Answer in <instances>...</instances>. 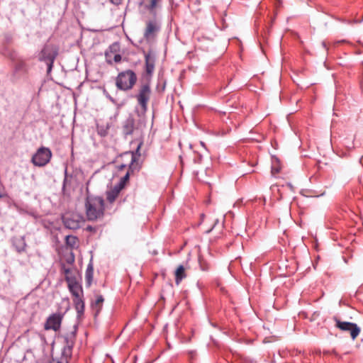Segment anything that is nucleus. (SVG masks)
<instances>
[{"instance_id": "obj_1", "label": "nucleus", "mask_w": 363, "mask_h": 363, "mask_svg": "<svg viewBox=\"0 0 363 363\" xmlns=\"http://www.w3.org/2000/svg\"><path fill=\"white\" fill-rule=\"evenodd\" d=\"M60 272L65 276L68 289L72 294L77 316L80 317L84 313V303L82 298L83 294L82 287V276L75 267H67L66 264L62 262Z\"/></svg>"}, {"instance_id": "obj_2", "label": "nucleus", "mask_w": 363, "mask_h": 363, "mask_svg": "<svg viewBox=\"0 0 363 363\" xmlns=\"http://www.w3.org/2000/svg\"><path fill=\"white\" fill-rule=\"evenodd\" d=\"M58 55V48L52 44H45L38 55V60L47 65V72L52 71L54 62Z\"/></svg>"}, {"instance_id": "obj_3", "label": "nucleus", "mask_w": 363, "mask_h": 363, "mask_svg": "<svg viewBox=\"0 0 363 363\" xmlns=\"http://www.w3.org/2000/svg\"><path fill=\"white\" fill-rule=\"evenodd\" d=\"M136 82V74L131 69H127L118 73L116 79V85L120 90L128 91L134 86Z\"/></svg>"}, {"instance_id": "obj_4", "label": "nucleus", "mask_w": 363, "mask_h": 363, "mask_svg": "<svg viewBox=\"0 0 363 363\" xmlns=\"http://www.w3.org/2000/svg\"><path fill=\"white\" fill-rule=\"evenodd\" d=\"M65 345L63 347L59 358H52L49 363H69L72 354V348L75 341L74 333L66 334L64 337Z\"/></svg>"}, {"instance_id": "obj_5", "label": "nucleus", "mask_w": 363, "mask_h": 363, "mask_svg": "<svg viewBox=\"0 0 363 363\" xmlns=\"http://www.w3.org/2000/svg\"><path fill=\"white\" fill-rule=\"evenodd\" d=\"M161 30V23L157 16H152L145 21V27L143 31V38L147 42L154 40Z\"/></svg>"}, {"instance_id": "obj_6", "label": "nucleus", "mask_w": 363, "mask_h": 363, "mask_svg": "<svg viewBox=\"0 0 363 363\" xmlns=\"http://www.w3.org/2000/svg\"><path fill=\"white\" fill-rule=\"evenodd\" d=\"M150 82L145 81L144 84H141L139 88L138 93L135 96L138 103L140 106L143 113H145L147 111V104L150 99Z\"/></svg>"}, {"instance_id": "obj_7", "label": "nucleus", "mask_w": 363, "mask_h": 363, "mask_svg": "<svg viewBox=\"0 0 363 363\" xmlns=\"http://www.w3.org/2000/svg\"><path fill=\"white\" fill-rule=\"evenodd\" d=\"M62 219L65 227L70 230L82 227L85 222L84 218L77 213H66L62 216Z\"/></svg>"}, {"instance_id": "obj_8", "label": "nucleus", "mask_w": 363, "mask_h": 363, "mask_svg": "<svg viewBox=\"0 0 363 363\" xmlns=\"http://www.w3.org/2000/svg\"><path fill=\"white\" fill-rule=\"evenodd\" d=\"M52 152L48 147H41L33 155L32 163L36 167H44L50 160Z\"/></svg>"}, {"instance_id": "obj_9", "label": "nucleus", "mask_w": 363, "mask_h": 363, "mask_svg": "<svg viewBox=\"0 0 363 363\" xmlns=\"http://www.w3.org/2000/svg\"><path fill=\"white\" fill-rule=\"evenodd\" d=\"M333 320L335 323V327L342 331L350 332V336L352 340H355L360 333V328L356 323L342 321L337 317H333Z\"/></svg>"}, {"instance_id": "obj_10", "label": "nucleus", "mask_w": 363, "mask_h": 363, "mask_svg": "<svg viewBox=\"0 0 363 363\" xmlns=\"http://www.w3.org/2000/svg\"><path fill=\"white\" fill-rule=\"evenodd\" d=\"M155 66V56L152 52H145V70L143 73V79L150 82Z\"/></svg>"}, {"instance_id": "obj_11", "label": "nucleus", "mask_w": 363, "mask_h": 363, "mask_svg": "<svg viewBox=\"0 0 363 363\" xmlns=\"http://www.w3.org/2000/svg\"><path fill=\"white\" fill-rule=\"evenodd\" d=\"M106 61L108 64L118 63L122 60L121 45L118 42L112 43L105 52Z\"/></svg>"}, {"instance_id": "obj_12", "label": "nucleus", "mask_w": 363, "mask_h": 363, "mask_svg": "<svg viewBox=\"0 0 363 363\" xmlns=\"http://www.w3.org/2000/svg\"><path fill=\"white\" fill-rule=\"evenodd\" d=\"M162 0H140L138 3L139 12L145 15L148 11L152 16H157V9Z\"/></svg>"}, {"instance_id": "obj_13", "label": "nucleus", "mask_w": 363, "mask_h": 363, "mask_svg": "<svg viewBox=\"0 0 363 363\" xmlns=\"http://www.w3.org/2000/svg\"><path fill=\"white\" fill-rule=\"evenodd\" d=\"M104 210L105 204L103 198L99 196L92 198V220L103 217Z\"/></svg>"}, {"instance_id": "obj_14", "label": "nucleus", "mask_w": 363, "mask_h": 363, "mask_svg": "<svg viewBox=\"0 0 363 363\" xmlns=\"http://www.w3.org/2000/svg\"><path fill=\"white\" fill-rule=\"evenodd\" d=\"M62 320L61 313H54L50 315L45 323V330H53L57 331L60 329Z\"/></svg>"}, {"instance_id": "obj_15", "label": "nucleus", "mask_w": 363, "mask_h": 363, "mask_svg": "<svg viewBox=\"0 0 363 363\" xmlns=\"http://www.w3.org/2000/svg\"><path fill=\"white\" fill-rule=\"evenodd\" d=\"M104 302V296L96 293L94 294V300L92 301V313H94L96 324L98 323V316L103 308Z\"/></svg>"}, {"instance_id": "obj_16", "label": "nucleus", "mask_w": 363, "mask_h": 363, "mask_svg": "<svg viewBox=\"0 0 363 363\" xmlns=\"http://www.w3.org/2000/svg\"><path fill=\"white\" fill-rule=\"evenodd\" d=\"M122 128L125 135L133 134L135 128V119L133 116H129L125 120Z\"/></svg>"}, {"instance_id": "obj_17", "label": "nucleus", "mask_w": 363, "mask_h": 363, "mask_svg": "<svg viewBox=\"0 0 363 363\" xmlns=\"http://www.w3.org/2000/svg\"><path fill=\"white\" fill-rule=\"evenodd\" d=\"M74 255L71 250H66L65 254L63 255V257L61 259L60 264L62 262H64L66 264L67 267H74Z\"/></svg>"}, {"instance_id": "obj_18", "label": "nucleus", "mask_w": 363, "mask_h": 363, "mask_svg": "<svg viewBox=\"0 0 363 363\" xmlns=\"http://www.w3.org/2000/svg\"><path fill=\"white\" fill-rule=\"evenodd\" d=\"M13 245L18 252L26 250V243L24 237H16L13 239Z\"/></svg>"}, {"instance_id": "obj_19", "label": "nucleus", "mask_w": 363, "mask_h": 363, "mask_svg": "<svg viewBox=\"0 0 363 363\" xmlns=\"http://www.w3.org/2000/svg\"><path fill=\"white\" fill-rule=\"evenodd\" d=\"M118 186L115 185L111 190L106 192V199L110 203H113L118 196L121 191Z\"/></svg>"}, {"instance_id": "obj_20", "label": "nucleus", "mask_w": 363, "mask_h": 363, "mask_svg": "<svg viewBox=\"0 0 363 363\" xmlns=\"http://www.w3.org/2000/svg\"><path fill=\"white\" fill-rule=\"evenodd\" d=\"M14 71L16 73H26L28 71V66L25 60L18 59L16 61Z\"/></svg>"}, {"instance_id": "obj_21", "label": "nucleus", "mask_w": 363, "mask_h": 363, "mask_svg": "<svg viewBox=\"0 0 363 363\" xmlns=\"http://www.w3.org/2000/svg\"><path fill=\"white\" fill-rule=\"evenodd\" d=\"M186 277L183 265H179L175 272V283L179 284L183 279Z\"/></svg>"}, {"instance_id": "obj_22", "label": "nucleus", "mask_w": 363, "mask_h": 363, "mask_svg": "<svg viewBox=\"0 0 363 363\" xmlns=\"http://www.w3.org/2000/svg\"><path fill=\"white\" fill-rule=\"evenodd\" d=\"M65 242H66V245H67L66 250H72V249L77 245V238L75 236L67 235L65 237Z\"/></svg>"}, {"instance_id": "obj_23", "label": "nucleus", "mask_w": 363, "mask_h": 363, "mask_svg": "<svg viewBox=\"0 0 363 363\" xmlns=\"http://www.w3.org/2000/svg\"><path fill=\"white\" fill-rule=\"evenodd\" d=\"M129 178H130V170H128V172L125 173V174L123 177L121 178L118 184H116V185L118 186L119 189H123L125 187L128 181L129 180Z\"/></svg>"}, {"instance_id": "obj_24", "label": "nucleus", "mask_w": 363, "mask_h": 363, "mask_svg": "<svg viewBox=\"0 0 363 363\" xmlns=\"http://www.w3.org/2000/svg\"><path fill=\"white\" fill-rule=\"evenodd\" d=\"M85 278L86 284L89 285L91 284V260L89 261L86 267Z\"/></svg>"}, {"instance_id": "obj_25", "label": "nucleus", "mask_w": 363, "mask_h": 363, "mask_svg": "<svg viewBox=\"0 0 363 363\" xmlns=\"http://www.w3.org/2000/svg\"><path fill=\"white\" fill-rule=\"evenodd\" d=\"M85 207L86 211V215L89 217V213L91 212V201L89 196H87L86 199Z\"/></svg>"}, {"instance_id": "obj_26", "label": "nucleus", "mask_w": 363, "mask_h": 363, "mask_svg": "<svg viewBox=\"0 0 363 363\" xmlns=\"http://www.w3.org/2000/svg\"><path fill=\"white\" fill-rule=\"evenodd\" d=\"M67 183H68V178H67V175H65V178L63 186H62V191H63L64 194L66 193Z\"/></svg>"}, {"instance_id": "obj_27", "label": "nucleus", "mask_w": 363, "mask_h": 363, "mask_svg": "<svg viewBox=\"0 0 363 363\" xmlns=\"http://www.w3.org/2000/svg\"><path fill=\"white\" fill-rule=\"evenodd\" d=\"M279 170H280V169L279 167H272V174H278L279 172Z\"/></svg>"}, {"instance_id": "obj_28", "label": "nucleus", "mask_w": 363, "mask_h": 363, "mask_svg": "<svg viewBox=\"0 0 363 363\" xmlns=\"http://www.w3.org/2000/svg\"><path fill=\"white\" fill-rule=\"evenodd\" d=\"M123 0H110V1L114 5H120L122 4Z\"/></svg>"}, {"instance_id": "obj_29", "label": "nucleus", "mask_w": 363, "mask_h": 363, "mask_svg": "<svg viewBox=\"0 0 363 363\" xmlns=\"http://www.w3.org/2000/svg\"><path fill=\"white\" fill-rule=\"evenodd\" d=\"M200 265L202 270L206 271L208 269V266L207 264H203L201 261H200Z\"/></svg>"}, {"instance_id": "obj_30", "label": "nucleus", "mask_w": 363, "mask_h": 363, "mask_svg": "<svg viewBox=\"0 0 363 363\" xmlns=\"http://www.w3.org/2000/svg\"><path fill=\"white\" fill-rule=\"evenodd\" d=\"M125 167H126V165H125V164H121V165H118V170H122V169H124V168H125Z\"/></svg>"}, {"instance_id": "obj_31", "label": "nucleus", "mask_w": 363, "mask_h": 363, "mask_svg": "<svg viewBox=\"0 0 363 363\" xmlns=\"http://www.w3.org/2000/svg\"><path fill=\"white\" fill-rule=\"evenodd\" d=\"M189 354L191 356V358H193L196 355V352L191 351V352H189Z\"/></svg>"}, {"instance_id": "obj_32", "label": "nucleus", "mask_w": 363, "mask_h": 363, "mask_svg": "<svg viewBox=\"0 0 363 363\" xmlns=\"http://www.w3.org/2000/svg\"><path fill=\"white\" fill-rule=\"evenodd\" d=\"M86 230L87 231H91V225H87V226L86 227Z\"/></svg>"}, {"instance_id": "obj_33", "label": "nucleus", "mask_w": 363, "mask_h": 363, "mask_svg": "<svg viewBox=\"0 0 363 363\" xmlns=\"http://www.w3.org/2000/svg\"><path fill=\"white\" fill-rule=\"evenodd\" d=\"M135 161V159L134 156H133L132 160H131V164Z\"/></svg>"}, {"instance_id": "obj_34", "label": "nucleus", "mask_w": 363, "mask_h": 363, "mask_svg": "<svg viewBox=\"0 0 363 363\" xmlns=\"http://www.w3.org/2000/svg\"><path fill=\"white\" fill-rule=\"evenodd\" d=\"M322 44H323V47H324V48H326V44H325V42H323V43H322Z\"/></svg>"}, {"instance_id": "obj_35", "label": "nucleus", "mask_w": 363, "mask_h": 363, "mask_svg": "<svg viewBox=\"0 0 363 363\" xmlns=\"http://www.w3.org/2000/svg\"><path fill=\"white\" fill-rule=\"evenodd\" d=\"M87 185L89 184V182H87L86 184ZM86 191L88 192L89 191V188H88V186H86Z\"/></svg>"}, {"instance_id": "obj_36", "label": "nucleus", "mask_w": 363, "mask_h": 363, "mask_svg": "<svg viewBox=\"0 0 363 363\" xmlns=\"http://www.w3.org/2000/svg\"><path fill=\"white\" fill-rule=\"evenodd\" d=\"M140 147V145H138V148H137V152H138V151H139Z\"/></svg>"}, {"instance_id": "obj_37", "label": "nucleus", "mask_w": 363, "mask_h": 363, "mask_svg": "<svg viewBox=\"0 0 363 363\" xmlns=\"http://www.w3.org/2000/svg\"><path fill=\"white\" fill-rule=\"evenodd\" d=\"M91 230H92V234H93V233H94V228H91Z\"/></svg>"}, {"instance_id": "obj_38", "label": "nucleus", "mask_w": 363, "mask_h": 363, "mask_svg": "<svg viewBox=\"0 0 363 363\" xmlns=\"http://www.w3.org/2000/svg\"><path fill=\"white\" fill-rule=\"evenodd\" d=\"M106 134V133H101V135H104Z\"/></svg>"}, {"instance_id": "obj_39", "label": "nucleus", "mask_w": 363, "mask_h": 363, "mask_svg": "<svg viewBox=\"0 0 363 363\" xmlns=\"http://www.w3.org/2000/svg\"><path fill=\"white\" fill-rule=\"evenodd\" d=\"M218 222V220H216L215 222V224H216Z\"/></svg>"}]
</instances>
